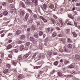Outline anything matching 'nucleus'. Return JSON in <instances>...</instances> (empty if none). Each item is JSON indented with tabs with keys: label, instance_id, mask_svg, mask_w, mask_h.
Returning a JSON list of instances; mask_svg holds the SVG:
<instances>
[{
	"label": "nucleus",
	"instance_id": "obj_49",
	"mask_svg": "<svg viewBox=\"0 0 80 80\" xmlns=\"http://www.w3.org/2000/svg\"><path fill=\"white\" fill-rule=\"evenodd\" d=\"M35 62H36L37 64V65H38V64H39V63H40V62L38 61H35Z\"/></svg>",
	"mask_w": 80,
	"mask_h": 80
},
{
	"label": "nucleus",
	"instance_id": "obj_14",
	"mask_svg": "<svg viewBox=\"0 0 80 80\" xmlns=\"http://www.w3.org/2000/svg\"><path fill=\"white\" fill-rule=\"evenodd\" d=\"M3 73L4 74H6L8 72V69H6L3 71Z\"/></svg>",
	"mask_w": 80,
	"mask_h": 80
},
{
	"label": "nucleus",
	"instance_id": "obj_20",
	"mask_svg": "<svg viewBox=\"0 0 80 80\" xmlns=\"http://www.w3.org/2000/svg\"><path fill=\"white\" fill-rule=\"evenodd\" d=\"M8 12L7 11H5L3 12V14L4 15V16H7V15H8Z\"/></svg>",
	"mask_w": 80,
	"mask_h": 80
},
{
	"label": "nucleus",
	"instance_id": "obj_29",
	"mask_svg": "<svg viewBox=\"0 0 80 80\" xmlns=\"http://www.w3.org/2000/svg\"><path fill=\"white\" fill-rule=\"evenodd\" d=\"M68 43H71L72 40L69 38H68Z\"/></svg>",
	"mask_w": 80,
	"mask_h": 80
},
{
	"label": "nucleus",
	"instance_id": "obj_6",
	"mask_svg": "<svg viewBox=\"0 0 80 80\" xmlns=\"http://www.w3.org/2000/svg\"><path fill=\"white\" fill-rule=\"evenodd\" d=\"M16 34H17L18 35H20V33H21V31L20 30H18L16 32Z\"/></svg>",
	"mask_w": 80,
	"mask_h": 80
},
{
	"label": "nucleus",
	"instance_id": "obj_31",
	"mask_svg": "<svg viewBox=\"0 0 80 80\" xmlns=\"http://www.w3.org/2000/svg\"><path fill=\"white\" fill-rule=\"evenodd\" d=\"M39 34L40 35V36H42V35H43V32L41 31H39Z\"/></svg>",
	"mask_w": 80,
	"mask_h": 80
},
{
	"label": "nucleus",
	"instance_id": "obj_19",
	"mask_svg": "<svg viewBox=\"0 0 80 80\" xmlns=\"http://www.w3.org/2000/svg\"><path fill=\"white\" fill-rule=\"evenodd\" d=\"M58 75L59 77H62V76H63V75L61 72H58Z\"/></svg>",
	"mask_w": 80,
	"mask_h": 80
},
{
	"label": "nucleus",
	"instance_id": "obj_38",
	"mask_svg": "<svg viewBox=\"0 0 80 80\" xmlns=\"http://www.w3.org/2000/svg\"><path fill=\"white\" fill-rule=\"evenodd\" d=\"M49 7L50 8H54V5H52L49 6Z\"/></svg>",
	"mask_w": 80,
	"mask_h": 80
},
{
	"label": "nucleus",
	"instance_id": "obj_42",
	"mask_svg": "<svg viewBox=\"0 0 80 80\" xmlns=\"http://www.w3.org/2000/svg\"><path fill=\"white\" fill-rule=\"evenodd\" d=\"M43 21V22H44L45 23H46V22H47V20H46V19L45 18H43V19H42Z\"/></svg>",
	"mask_w": 80,
	"mask_h": 80
},
{
	"label": "nucleus",
	"instance_id": "obj_22",
	"mask_svg": "<svg viewBox=\"0 0 80 80\" xmlns=\"http://www.w3.org/2000/svg\"><path fill=\"white\" fill-rule=\"evenodd\" d=\"M21 39H22L23 38H25V35H21L20 37Z\"/></svg>",
	"mask_w": 80,
	"mask_h": 80
},
{
	"label": "nucleus",
	"instance_id": "obj_48",
	"mask_svg": "<svg viewBox=\"0 0 80 80\" xmlns=\"http://www.w3.org/2000/svg\"><path fill=\"white\" fill-rule=\"evenodd\" d=\"M26 3L27 4H30V1L28 0L26 1Z\"/></svg>",
	"mask_w": 80,
	"mask_h": 80
},
{
	"label": "nucleus",
	"instance_id": "obj_40",
	"mask_svg": "<svg viewBox=\"0 0 80 80\" xmlns=\"http://www.w3.org/2000/svg\"><path fill=\"white\" fill-rule=\"evenodd\" d=\"M68 68H74V67H73V66L72 65V66H69L68 67Z\"/></svg>",
	"mask_w": 80,
	"mask_h": 80
},
{
	"label": "nucleus",
	"instance_id": "obj_33",
	"mask_svg": "<svg viewBox=\"0 0 80 80\" xmlns=\"http://www.w3.org/2000/svg\"><path fill=\"white\" fill-rule=\"evenodd\" d=\"M58 64V61H56L54 63V65L56 66Z\"/></svg>",
	"mask_w": 80,
	"mask_h": 80
},
{
	"label": "nucleus",
	"instance_id": "obj_37",
	"mask_svg": "<svg viewBox=\"0 0 80 80\" xmlns=\"http://www.w3.org/2000/svg\"><path fill=\"white\" fill-rule=\"evenodd\" d=\"M34 37L35 38H38V34H35Z\"/></svg>",
	"mask_w": 80,
	"mask_h": 80
},
{
	"label": "nucleus",
	"instance_id": "obj_8",
	"mask_svg": "<svg viewBox=\"0 0 80 80\" xmlns=\"http://www.w3.org/2000/svg\"><path fill=\"white\" fill-rule=\"evenodd\" d=\"M20 5H22V7H23L24 8H25V5L24 4V3H23V2H20Z\"/></svg>",
	"mask_w": 80,
	"mask_h": 80
},
{
	"label": "nucleus",
	"instance_id": "obj_59",
	"mask_svg": "<svg viewBox=\"0 0 80 80\" xmlns=\"http://www.w3.org/2000/svg\"><path fill=\"white\" fill-rule=\"evenodd\" d=\"M53 54L54 55H56L57 54V52H54L53 53Z\"/></svg>",
	"mask_w": 80,
	"mask_h": 80
},
{
	"label": "nucleus",
	"instance_id": "obj_17",
	"mask_svg": "<svg viewBox=\"0 0 80 80\" xmlns=\"http://www.w3.org/2000/svg\"><path fill=\"white\" fill-rule=\"evenodd\" d=\"M27 10H28V12H29L30 13H31V14H33V12H32V10H31L30 9H27Z\"/></svg>",
	"mask_w": 80,
	"mask_h": 80
},
{
	"label": "nucleus",
	"instance_id": "obj_39",
	"mask_svg": "<svg viewBox=\"0 0 80 80\" xmlns=\"http://www.w3.org/2000/svg\"><path fill=\"white\" fill-rule=\"evenodd\" d=\"M12 64L14 66H16V65H17V62H16L14 61H13L12 62Z\"/></svg>",
	"mask_w": 80,
	"mask_h": 80
},
{
	"label": "nucleus",
	"instance_id": "obj_35",
	"mask_svg": "<svg viewBox=\"0 0 80 80\" xmlns=\"http://www.w3.org/2000/svg\"><path fill=\"white\" fill-rule=\"evenodd\" d=\"M23 43V42L22 41L19 40L18 41V44H21V43Z\"/></svg>",
	"mask_w": 80,
	"mask_h": 80
},
{
	"label": "nucleus",
	"instance_id": "obj_36",
	"mask_svg": "<svg viewBox=\"0 0 80 80\" xmlns=\"http://www.w3.org/2000/svg\"><path fill=\"white\" fill-rule=\"evenodd\" d=\"M69 18H72V19H73V18H74V17H73V16H72V15H70L69 16Z\"/></svg>",
	"mask_w": 80,
	"mask_h": 80
},
{
	"label": "nucleus",
	"instance_id": "obj_12",
	"mask_svg": "<svg viewBox=\"0 0 80 80\" xmlns=\"http://www.w3.org/2000/svg\"><path fill=\"white\" fill-rule=\"evenodd\" d=\"M0 53L1 58H3L4 57V53H3V52L1 51Z\"/></svg>",
	"mask_w": 80,
	"mask_h": 80
},
{
	"label": "nucleus",
	"instance_id": "obj_60",
	"mask_svg": "<svg viewBox=\"0 0 80 80\" xmlns=\"http://www.w3.org/2000/svg\"><path fill=\"white\" fill-rule=\"evenodd\" d=\"M58 37H62V34H59L58 35Z\"/></svg>",
	"mask_w": 80,
	"mask_h": 80
},
{
	"label": "nucleus",
	"instance_id": "obj_2",
	"mask_svg": "<svg viewBox=\"0 0 80 80\" xmlns=\"http://www.w3.org/2000/svg\"><path fill=\"white\" fill-rule=\"evenodd\" d=\"M33 18H29L28 19L29 23H33Z\"/></svg>",
	"mask_w": 80,
	"mask_h": 80
},
{
	"label": "nucleus",
	"instance_id": "obj_16",
	"mask_svg": "<svg viewBox=\"0 0 80 80\" xmlns=\"http://www.w3.org/2000/svg\"><path fill=\"white\" fill-rule=\"evenodd\" d=\"M69 62H70L67 60H65L64 62V63L65 64H66V65H67V64H68Z\"/></svg>",
	"mask_w": 80,
	"mask_h": 80
},
{
	"label": "nucleus",
	"instance_id": "obj_52",
	"mask_svg": "<svg viewBox=\"0 0 80 80\" xmlns=\"http://www.w3.org/2000/svg\"><path fill=\"white\" fill-rule=\"evenodd\" d=\"M37 25L38 26H39V25H40V22H37Z\"/></svg>",
	"mask_w": 80,
	"mask_h": 80
},
{
	"label": "nucleus",
	"instance_id": "obj_28",
	"mask_svg": "<svg viewBox=\"0 0 80 80\" xmlns=\"http://www.w3.org/2000/svg\"><path fill=\"white\" fill-rule=\"evenodd\" d=\"M72 34L73 35L74 37H77V35L75 33V32H72Z\"/></svg>",
	"mask_w": 80,
	"mask_h": 80
},
{
	"label": "nucleus",
	"instance_id": "obj_27",
	"mask_svg": "<svg viewBox=\"0 0 80 80\" xmlns=\"http://www.w3.org/2000/svg\"><path fill=\"white\" fill-rule=\"evenodd\" d=\"M38 58H42V54H39L38 56Z\"/></svg>",
	"mask_w": 80,
	"mask_h": 80
},
{
	"label": "nucleus",
	"instance_id": "obj_51",
	"mask_svg": "<svg viewBox=\"0 0 80 80\" xmlns=\"http://www.w3.org/2000/svg\"><path fill=\"white\" fill-rule=\"evenodd\" d=\"M50 28H48L47 29V31L48 32H50Z\"/></svg>",
	"mask_w": 80,
	"mask_h": 80
},
{
	"label": "nucleus",
	"instance_id": "obj_15",
	"mask_svg": "<svg viewBox=\"0 0 80 80\" xmlns=\"http://www.w3.org/2000/svg\"><path fill=\"white\" fill-rule=\"evenodd\" d=\"M64 51H65V52H67L68 51V48L67 47H64Z\"/></svg>",
	"mask_w": 80,
	"mask_h": 80
},
{
	"label": "nucleus",
	"instance_id": "obj_1",
	"mask_svg": "<svg viewBox=\"0 0 80 80\" xmlns=\"http://www.w3.org/2000/svg\"><path fill=\"white\" fill-rule=\"evenodd\" d=\"M30 40L31 42H36V43H37V41L36 40H35V39H34V38H33V37H31L30 38Z\"/></svg>",
	"mask_w": 80,
	"mask_h": 80
},
{
	"label": "nucleus",
	"instance_id": "obj_55",
	"mask_svg": "<svg viewBox=\"0 0 80 80\" xmlns=\"http://www.w3.org/2000/svg\"><path fill=\"white\" fill-rule=\"evenodd\" d=\"M23 27L25 28H27V25H23Z\"/></svg>",
	"mask_w": 80,
	"mask_h": 80
},
{
	"label": "nucleus",
	"instance_id": "obj_23",
	"mask_svg": "<svg viewBox=\"0 0 80 80\" xmlns=\"http://www.w3.org/2000/svg\"><path fill=\"white\" fill-rule=\"evenodd\" d=\"M18 60H19L20 62L22 60V56H20L18 58Z\"/></svg>",
	"mask_w": 80,
	"mask_h": 80
},
{
	"label": "nucleus",
	"instance_id": "obj_64",
	"mask_svg": "<svg viewBox=\"0 0 80 80\" xmlns=\"http://www.w3.org/2000/svg\"><path fill=\"white\" fill-rule=\"evenodd\" d=\"M3 17V14H2V13H1L0 14V17Z\"/></svg>",
	"mask_w": 80,
	"mask_h": 80
},
{
	"label": "nucleus",
	"instance_id": "obj_3",
	"mask_svg": "<svg viewBox=\"0 0 80 80\" xmlns=\"http://www.w3.org/2000/svg\"><path fill=\"white\" fill-rule=\"evenodd\" d=\"M32 3H34L35 5H37L38 4V1L37 0H31Z\"/></svg>",
	"mask_w": 80,
	"mask_h": 80
},
{
	"label": "nucleus",
	"instance_id": "obj_53",
	"mask_svg": "<svg viewBox=\"0 0 80 80\" xmlns=\"http://www.w3.org/2000/svg\"><path fill=\"white\" fill-rule=\"evenodd\" d=\"M56 30H60V28H58V27H56Z\"/></svg>",
	"mask_w": 80,
	"mask_h": 80
},
{
	"label": "nucleus",
	"instance_id": "obj_30",
	"mask_svg": "<svg viewBox=\"0 0 80 80\" xmlns=\"http://www.w3.org/2000/svg\"><path fill=\"white\" fill-rule=\"evenodd\" d=\"M73 76L72 75H67V78H71V77H72Z\"/></svg>",
	"mask_w": 80,
	"mask_h": 80
},
{
	"label": "nucleus",
	"instance_id": "obj_61",
	"mask_svg": "<svg viewBox=\"0 0 80 80\" xmlns=\"http://www.w3.org/2000/svg\"><path fill=\"white\" fill-rule=\"evenodd\" d=\"M27 31L28 32H30V29L29 28H28L27 29Z\"/></svg>",
	"mask_w": 80,
	"mask_h": 80
},
{
	"label": "nucleus",
	"instance_id": "obj_21",
	"mask_svg": "<svg viewBox=\"0 0 80 80\" xmlns=\"http://www.w3.org/2000/svg\"><path fill=\"white\" fill-rule=\"evenodd\" d=\"M68 47L69 48H72V45L71 44H69L68 45Z\"/></svg>",
	"mask_w": 80,
	"mask_h": 80
},
{
	"label": "nucleus",
	"instance_id": "obj_63",
	"mask_svg": "<svg viewBox=\"0 0 80 80\" xmlns=\"http://www.w3.org/2000/svg\"><path fill=\"white\" fill-rule=\"evenodd\" d=\"M5 36V34H2L1 37H3L4 36Z\"/></svg>",
	"mask_w": 80,
	"mask_h": 80
},
{
	"label": "nucleus",
	"instance_id": "obj_50",
	"mask_svg": "<svg viewBox=\"0 0 80 80\" xmlns=\"http://www.w3.org/2000/svg\"><path fill=\"white\" fill-rule=\"evenodd\" d=\"M37 53H38L37 52H36L35 54H34V55L33 56V58H35V56L37 55Z\"/></svg>",
	"mask_w": 80,
	"mask_h": 80
},
{
	"label": "nucleus",
	"instance_id": "obj_24",
	"mask_svg": "<svg viewBox=\"0 0 80 80\" xmlns=\"http://www.w3.org/2000/svg\"><path fill=\"white\" fill-rule=\"evenodd\" d=\"M65 32L66 34H68L70 32V30L69 29H67L65 31Z\"/></svg>",
	"mask_w": 80,
	"mask_h": 80
},
{
	"label": "nucleus",
	"instance_id": "obj_34",
	"mask_svg": "<svg viewBox=\"0 0 80 80\" xmlns=\"http://www.w3.org/2000/svg\"><path fill=\"white\" fill-rule=\"evenodd\" d=\"M47 6L45 4H43V7L44 9H46V8H47Z\"/></svg>",
	"mask_w": 80,
	"mask_h": 80
},
{
	"label": "nucleus",
	"instance_id": "obj_18",
	"mask_svg": "<svg viewBox=\"0 0 80 80\" xmlns=\"http://www.w3.org/2000/svg\"><path fill=\"white\" fill-rule=\"evenodd\" d=\"M12 47V45L11 44H9L8 45V47H7V48L8 50L9 49H10V48H11Z\"/></svg>",
	"mask_w": 80,
	"mask_h": 80
},
{
	"label": "nucleus",
	"instance_id": "obj_25",
	"mask_svg": "<svg viewBox=\"0 0 80 80\" xmlns=\"http://www.w3.org/2000/svg\"><path fill=\"white\" fill-rule=\"evenodd\" d=\"M23 78V76L22 75H20L18 76V80H20V78Z\"/></svg>",
	"mask_w": 80,
	"mask_h": 80
},
{
	"label": "nucleus",
	"instance_id": "obj_9",
	"mask_svg": "<svg viewBox=\"0 0 80 80\" xmlns=\"http://www.w3.org/2000/svg\"><path fill=\"white\" fill-rule=\"evenodd\" d=\"M57 32H53L52 36L53 37H57Z\"/></svg>",
	"mask_w": 80,
	"mask_h": 80
},
{
	"label": "nucleus",
	"instance_id": "obj_11",
	"mask_svg": "<svg viewBox=\"0 0 80 80\" xmlns=\"http://www.w3.org/2000/svg\"><path fill=\"white\" fill-rule=\"evenodd\" d=\"M28 56H29V54L27 53L23 56V58H24V59H25V58H27Z\"/></svg>",
	"mask_w": 80,
	"mask_h": 80
},
{
	"label": "nucleus",
	"instance_id": "obj_57",
	"mask_svg": "<svg viewBox=\"0 0 80 80\" xmlns=\"http://www.w3.org/2000/svg\"><path fill=\"white\" fill-rule=\"evenodd\" d=\"M43 72H43L42 71H40L39 72V73H40L41 74H42L43 73Z\"/></svg>",
	"mask_w": 80,
	"mask_h": 80
},
{
	"label": "nucleus",
	"instance_id": "obj_54",
	"mask_svg": "<svg viewBox=\"0 0 80 80\" xmlns=\"http://www.w3.org/2000/svg\"><path fill=\"white\" fill-rule=\"evenodd\" d=\"M8 57H9V58H12V55L11 54H9L8 55Z\"/></svg>",
	"mask_w": 80,
	"mask_h": 80
},
{
	"label": "nucleus",
	"instance_id": "obj_62",
	"mask_svg": "<svg viewBox=\"0 0 80 80\" xmlns=\"http://www.w3.org/2000/svg\"><path fill=\"white\" fill-rule=\"evenodd\" d=\"M53 30H54V28H52L51 29V31L52 32H53Z\"/></svg>",
	"mask_w": 80,
	"mask_h": 80
},
{
	"label": "nucleus",
	"instance_id": "obj_32",
	"mask_svg": "<svg viewBox=\"0 0 80 80\" xmlns=\"http://www.w3.org/2000/svg\"><path fill=\"white\" fill-rule=\"evenodd\" d=\"M76 6L77 7H80V2H77L76 4Z\"/></svg>",
	"mask_w": 80,
	"mask_h": 80
},
{
	"label": "nucleus",
	"instance_id": "obj_58",
	"mask_svg": "<svg viewBox=\"0 0 80 80\" xmlns=\"http://www.w3.org/2000/svg\"><path fill=\"white\" fill-rule=\"evenodd\" d=\"M39 18H41V19H42V20H43V19L44 18H43L42 16H40L39 17Z\"/></svg>",
	"mask_w": 80,
	"mask_h": 80
},
{
	"label": "nucleus",
	"instance_id": "obj_41",
	"mask_svg": "<svg viewBox=\"0 0 80 80\" xmlns=\"http://www.w3.org/2000/svg\"><path fill=\"white\" fill-rule=\"evenodd\" d=\"M7 1L9 2V3H12L13 1V0H7Z\"/></svg>",
	"mask_w": 80,
	"mask_h": 80
},
{
	"label": "nucleus",
	"instance_id": "obj_26",
	"mask_svg": "<svg viewBox=\"0 0 80 80\" xmlns=\"http://www.w3.org/2000/svg\"><path fill=\"white\" fill-rule=\"evenodd\" d=\"M20 48L21 50H23V49L25 48V47H24V46H23V45H22V46H20Z\"/></svg>",
	"mask_w": 80,
	"mask_h": 80
},
{
	"label": "nucleus",
	"instance_id": "obj_43",
	"mask_svg": "<svg viewBox=\"0 0 80 80\" xmlns=\"http://www.w3.org/2000/svg\"><path fill=\"white\" fill-rule=\"evenodd\" d=\"M14 52H15V53H17V52H18V50L16 49H14Z\"/></svg>",
	"mask_w": 80,
	"mask_h": 80
},
{
	"label": "nucleus",
	"instance_id": "obj_13",
	"mask_svg": "<svg viewBox=\"0 0 80 80\" xmlns=\"http://www.w3.org/2000/svg\"><path fill=\"white\" fill-rule=\"evenodd\" d=\"M33 18L35 20L37 19V15L36 14H34L33 16Z\"/></svg>",
	"mask_w": 80,
	"mask_h": 80
},
{
	"label": "nucleus",
	"instance_id": "obj_7",
	"mask_svg": "<svg viewBox=\"0 0 80 80\" xmlns=\"http://www.w3.org/2000/svg\"><path fill=\"white\" fill-rule=\"evenodd\" d=\"M20 13L21 15L22 16H23V15H25V11H21Z\"/></svg>",
	"mask_w": 80,
	"mask_h": 80
},
{
	"label": "nucleus",
	"instance_id": "obj_45",
	"mask_svg": "<svg viewBox=\"0 0 80 80\" xmlns=\"http://www.w3.org/2000/svg\"><path fill=\"white\" fill-rule=\"evenodd\" d=\"M48 54L49 55H52V52L50 51H49L48 52Z\"/></svg>",
	"mask_w": 80,
	"mask_h": 80
},
{
	"label": "nucleus",
	"instance_id": "obj_44",
	"mask_svg": "<svg viewBox=\"0 0 80 80\" xmlns=\"http://www.w3.org/2000/svg\"><path fill=\"white\" fill-rule=\"evenodd\" d=\"M6 66L7 67H8V68H10L11 67V65L10 64H7Z\"/></svg>",
	"mask_w": 80,
	"mask_h": 80
},
{
	"label": "nucleus",
	"instance_id": "obj_10",
	"mask_svg": "<svg viewBox=\"0 0 80 80\" xmlns=\"http://www.w3.org/2000/svg\"><path fill=\"white\" fill-rule=\"evenodd\" d=\"M70 73H72V74H73V75H75V74H76V73H77V72H76L75 70H74L73 71H71Z\"/></svg>",
	"mask_w": 80,
	"mask_h": 80
},
{
	"label": "nucleus",
	"instance_id": "obj_46",
	"mask_svg": "<svg viewBox=\"0 0 80 80\" xmlns=\"http://www.w3.org/2000/svg\"><path fill=\"white\" fill-rule=\"evenodd\" d=\"M40 67H41V66H38V67H35L34 68H36V69H38V68H40Z\"/></svg>",
	"mask_w": 80,
	"mask_h": 80
},
{
	"label": "nucleus",
	"instance_id": "obj_47",
	"mask_svg": "<svg viewBox=\"0 0 80 80\" xmlns=\"http://www.w3.org/2000/svg\"><path fill=\"white\" fill-rule=\"evenodd\" d=\"M30 42H29L26 43V45H27V46H29V45H30Z\"/></svg>",
	"mask_w": 80,
	"mask_h": 80
},
{
	"label": "nucleus",
	"instance_id": "obj_56",
	"mask_svg": "<svg viewBox=\"0 0 80 80\" xmlns=\"http://www.w3.org/2000/svg\"><path fill=\"white\" fill-rule=\"evenodd\" d=\"M2 5H3V6H6V5H7V4H6V3L3 2L2 3Z\"/></svg>",
	"mask_w": 80,
	"mask_h": 80
},
{
	"label": "nucleus",
	"instance_id": "obj_4",
	"mask_svg": "<svg viewBox=\"0 0 80 80\" xmlns=\"http://www.w3.org/2000/svg\"><path fill=\"white\" fill-rule=\"evenodd\" d=\"M28 17H29V14L28 13H27L25 16V19L26 21H27Z\"/></svg>",
	"mask_w": 80,
	"mask_h": 80
},
{
	"label": "nucleus",
	"instance_id": "obj_5",
	"mask_svg": "<svg viewBox=\"0 0 80 80\" xmlns=\"http://www.w3.org/2000/svg\"><path fill=\"white\" fill-rule=\"evenodd\" d=\"M3 20H8V21H7L6 22V23H9V22H10V19H8L6 18H3Z\"/></svg>",
	"mask_w": 80,
	"mask_h": 80
}]
</instances>
